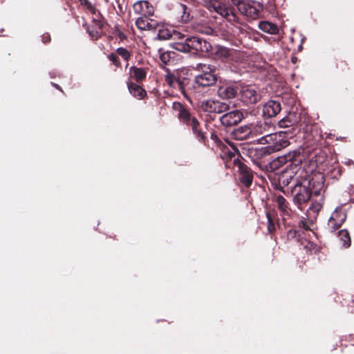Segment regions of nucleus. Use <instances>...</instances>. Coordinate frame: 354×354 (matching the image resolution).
<instances>
[{
  "mask_svg": "<svg viewBox=\"0 0 354 354\" xmlns=\"http://www.w3.org/2000/svg\"><path fill=\"white\" fill-rule=\"evenodd\" d=\"M251 127L253 136H262L259 139V143L267 145L263 148L266 153L270 154L279 151L289 145V141L285 137V132L272 133L274 127L270 123L259 122Z\"/></svg>",
  "mask_w": 354,
  "mask_h": 354,
  "instance_id": "obj_1",
  "label": "nucleus"
},
{
  "mask_svg": "<svg viewBox=\"0 0 354 354\" xmlns=\"http://www.w3.org/2000/svg\"><path fill=\"white\" fill-rule=\"evenodd\" d=\"M308 177V172L301 167L296 170L293 176H290L295 183L292 189L294 202L298 205L306 203L310 198L311 193L308 187L310 185Z\"/></svg>",
  "mask_w": 354,
  "mask_h": 354,
  "instance_id": "obj_2",
  "label": "nucleus"
},
{
  "mask_svg": "<svg viewBox=\"0 0 354 354\" xmlns=\"http://www.w3.org/2000/svg\"><path fill=\"white\" fill-rule=\"evenodd\" d=\"M171 46L178 51L192 54L207 53L212 49L210 43L197 37H187L184 41L174 42Z\"/></svg>",
  "mask_w": 354,
  "mask_h": 354,
  "instance_id": "obj_3",
  "label": "nucleus"
},
{
  "mask_svg": "<svg viewBox=\"0 0 354 354\" xmlns=\"http://www.w3.org/2000/svg\"><path fill=\"white\" fill-rule=\"evenodd\" d=\"M174 109L177 111L178 118L183 122L192 127L193 133L196 135L198 140H203L205 138L202 131L201 124L197 119L192 117L190 113L183 107L182 104L174 102L173 104Z\"/></svg>",
  "mask_w": 354,
  "mask_h": 354,
  "instance_id": "obj_4",
  "label": "nucleus"
},
{
  "mask_svg": "<svg viewBox=\"0 0 354 354\" xmlns=\"http://www.w3.org/2000/svg\"><path fill=\"white\" fill-rule=\"evenodd\" d=\"M240 13L249 19H255L263 10V6L254 1L232 0Z\"/></svg>",
  "mask_w": 354,
  "mask_h": 354,
  "instance_id": "obj_5",
  "label": "nucleus"
},
{
  "mask_svg": "<svg viewBox=\"0 0 354 354\" xmlns=\"http://www.w3.org/2000/svg\"><path fill=\"white\" fill-rule=\"evenodd\" d=\"M203 73L195 77V83L200 86H209L213 85L216 81V75L209 66L205 64H198Z\"/></svg>",
  "mask_w": 354,
  "mask_h": 354,
  "instance_id": "obj_6",
  "label": "nucleus"
},
{
  "mask_svg": "<svg viewBox=\"0 0 354 354\" xmlns=\"http://www.w3.org/2000/svg\"><path fill=\"white\" fill-rule=\"evenodd\" d=\"M187 79L181 77L180 72L176 71L167 72L165 75V83L171 88L185 94V86L187 84Z\"/></svg>",
  "mask_w": 354,
  "mask_h": 354,
  "instance_id": "obj_7",
  "label": "nucleus"
},
{
  "mask_svg": "<svg viewBox=\"0 0 354 354\" xmlns=\"http://www.w3.org/2000/svg\"><path fill=\"white\" fill-rule=\"evenodd\" d=\"M209 9L210 11H214L230 22L236 21V16L232 10L221 1L217 0L212 1L209 5Z\"/></svg>",
  "mask_w": 354,
  "mask_h": 354,
  "instance_id": "obj_8",
  "label": "nucleus"
},
{
  "mask_svg": "<svg viewBox=\"0 0 354 354\" xmlns=\"http://www.w3.org/2000/svg\"><path fill=\"white\" fill-rule=\"evenodd\" d=\"M241 100L246 104H255L260 101L261 95L257 90L252 86H243L240 91Z\"/></svg>",
  "mask_w": 354,
  "mask_h": 354,
  "instance_id": "obj_9",
  "label": "nucleus"
},
{
  "mask_svg": "<svg viewBox=\"0 0 354 354\" xmlns=\"http://www.w3.org/2000/svg\"><path fill=\"white\" fill-rule=\"evenodd\" d=\"M201 107L205 112L216 113H221L230 109V106L227 104L214 100L202 102Z\"/></svg>",
  "mask_w": 354,
  "mask_h": 354,
  "instance_id": "obj_10",
  "label": "nucleus"
},
{
  "mask_svg": "<svg viewBox=\"0 0 354 354\" xmlns=\"http://www.w3.org/2000/svg\"><path fill=\"white\" fill-rule=\"evenodd\" d=\"M185 35L171 28H168L164 26H160L158 28V34L156 38L159 40H167V39H174L178 40L183 39Z\"/></svg>",
  "mask_w": 354,
  "mask_h": 354,
  "instance_id": "obj_11",
  "label": "nucleus"
},
{
  "mask_svg": "<svg viewBox=\"0 0 354 354\" xmlns=\"http://www.w3.org/2000/svg\"><path fill=\"white\" fill-rule=\"evenodd\" d=\"M243 118V113L240 110H234L223 114L220 118L221 124L226 127L236 125Z\"/></svg>",
  "mask_w": 354,
  "mask_h": 354,
  "instance_id": "obj_12",
  "label": "nucleus"
},
{
  "mask_svg": "<svg viewBox=\"0 0 354 354\" xmlns=\"http://www.w3.org/2000/svg\"><path fill=\"white\" fill-rule=\"evenodd\" d=\"M308 185L311 194L320 195L324 189V176L322 174H314L312 176L309 175Z\"/></svg>",
  "mask_w": 354,
  "mask_h": 354,
  "instance_id": "obj_13",
  "label": "nucleus"
},
{
  "mask_svg": "<svg viewBox=\"0 0 354 354\" xmlns=\"http://www.w3.org/2000/svg\"><path fill=\"white\" fill-rule=\"evenodd\" d=\"M340 209V207H337L332 213L328 220V225L329 229L332 231H335L338 229L346 218V214L341 212Z\"/></svg>",
  "mask_w": 354,
  "mask_h": 354,
  "instance_id": "obj_14",
  "label": "nucleus"
},
{
  "mask_svg": "<svg viewBox=\"0 0 354 354\" xmlns=\"http://www.w3.org/2000/svg\"><path fill=\"white\" fill-rule=\"evenodd\" d=\"M236 165L239 169L240 180L246 187L250 186L253 180L252 171L246 165L239 160L236 162Z\"/></svg>",
  "mask_w": 354,
  "mask_h": 354,
  "instance_id": "obj_15",
  "label": "nucleus"
},
{
  "mask_svg": "<svg viewBox=\"0 0 354 354\" xmlns=\"http://www.w3.org/2000/svg\"><path fill=\"white\" fill-rule=\"evenodd\" d=\"M133 11L141 16L151 17L154 13L153 6L147 1H138L133 6Z\"/></svg>",
  "mask_w": 354,
  "mask_h": 354,
  "instance_id": "obj_16",
  "label": "nucleus"
},
{
  "mask_svg": "<svg viewBox=\"0 0 354 354\" xmlns=\"http://www.w3.org/2000/svg\"><path fill=\"white\" fill-rule=\"evenodd\" d=\"M281 110V104L276 100L267 102L263 107V115L267 118L276 116Z\"/></svg>",
  "mask_w": 354,
  "mask_h": 354,
  "instance_id": "obj_17",
  "label": "nucleus"
},
{
  "mask_svg": "<svg viewBox=\"0 0 354 354\" xmlns=\"http://www.w3.org/2000/svg\"><path fill=\"white\" fill-rule=\"evenodd\" d=\"M217 93L223 100L233 99L237 95V89L232 85L223 84L218 87Z\"/></svg>",
  "mask_w": 354,
  "mask_h": 354,
  "instance_id": "obj_18",
  "label": "nucleus"
},
{
  "mask_svg": "<svg viewBox=\"0 0 354 354\" xmlns=\"http://www.w3.org/2000/svg\"><path fill=\"white\" fill-rule=\"evenodd\" d=\"M136 26L142 30H150L157 28L158 24L156 21L150 19L149 17L140 16L136 21Z\"/></svg>",
  "mask_w": 354,
  "mask_h": 354,
  "instance_id": "obj_19",
  "label": "nucleus"
},
{
  "mask_svg": "<svg viewBox=\"0 0 354 354\" xmlns=\"http://www.w3.org/2000/svg\"><path fill=\"white\" fill-rule=\"evenodd\" d=\"M176 12L178 21L183 23H186L189 20V12L185 5L181 3L178 4L176 7Z\"/></svg>",
  "mask_w": 354,
  "mask_h": 354,
  "instance_id": "obj_20",
  "label": "nucleus"
},
{
  "mask_svg": "<svg viewBox=\"0 0 354 354\" xmlns=\"http://www.w3.org/2000/svg\"><path fill=\"white\" fill-rule=\"evenodd\" d=\"M147 75L146 70L143 68L131 66L129 68V76L137 82H140L145 79Z\"/></svg>",
  "mask_w": 354,
  "mask_h": 354,
  "instance_id": "obj_21",
  "label": "nucleus"
},
{
  "mask_svg": "<svg viewBox=\"0 0 354 354\" xmlns=\"http://www.w3.org/2000/svg\"><path fill=\"white\" fill-rule=\"evenodd\" d=\"M234 135L237 140H245L248 138L250 135H252V127L248 125L240 127L234 131Z\"/></svg>",
  "mask_w": 354,
  "mask_h": 354,
  "instance_id": "obj_22",
  "label": "nucleus"
},
{
  "mask_svg": "<svg viewBox=\"0 0 354 354\" xmlns=\"http://www.w3.org/2000/svg\"><path fill=\"white\" fill-rule=\"evenodd\" d=\"M299 156V153L297 151H294L292 153H289L284 156L283 157H279V161L281 163H286L288 162H291L290 165L292 164H295V167L299 165L301 163V159H297L296 157Z\"/></svg>",
  "mask_w": 354,
  "mask_h": 354,
  "instance_id": "obj_23",
  "label": "nucleus"
},
{
  "mask_svg": "<svg viewBox=\"0 0 354 354\" xmlns=\"http://www.w3.org/2000/svg\"><path fill=\"white\" fill-rule=\"evenodd\" d=\"M128 88L129 92L138 99H142L146 95L145 91L136 84L128 83Z\"/></svg>",
  "mask_w": 354,
  "mask_h": 354,
  "instance_id": "obj_24",
  "label": "nucleus"
},
{
  "mask_svg": "<svg viewBox=\"0 0 354 354\" xmlns=\"http://www.w3.org/2000/svg\"><path fill=\"white\" fill-rule=\"evenodd\" d=\"M259 28L262 31L268 34L275 35L279 31L278 27L275 24L268 21H261L259 24Z\"/></svg>",
  "mask_w": 354,
  "mask_h": 354,
  "instance_id": "obj_25",
  "label": "nucleus"
},
{
  "mask_svg": "<svg viewBox=\"0 0 354 354\" xmlns=\"http://www.w3.org/2000/svg\"><path fill=\"white\" fill-rule=\"evenodd\" d=\"M339 237L341 241L342 242V245L345 248H348L351 245V239L349 234L347 230H342L339 232Z\"/></svg>",
  "mask_w": 354,
  "mask_h": 354,
  "instance_id": "obj_26",
  "label": "nucleus"
},
{
  "mask_svg": "<svg viewBox=\"0 0 354 354\" xmlns=\"http://www.w3.org/2000/svg\"><path fill=\"white\" fill-rule=\"evenodd\" d=\"M276 201L279 209L283 213L288 214V205L285 198L282 196H278Z\"/></svg>",
  "mask_w": 354,
  "mask_h": 354,
  "instance_id": "obj_27",
  "label": "nucleus"
},
{
  "mask_svg": "<svg viewBox=\"0 0 354 354\" xmlns=\"http://www.w3.org/2000/svg\"><path fill=\"white\" fill-rule=\"evenodd\" d=\"M196 30L198 32L207 35H210L214 32V30L209 26H197L196 27Z\"/></svg>",
  "mask_w": 354,
  "mask_h": 354,
  "instance_id": "obj_28",
  "label": "nucleus"
},
{
  "mask_svg": "<svg viewBox=\"0 0 354 354\" xmlns=\"http://www.w3.org/2000/svg\"><path fill=\"white\" fill-rule=\"evenodd\" d=\"M80 4L93 14H95V8L88 0H79Z\"/></svg>",
  "mask_w": 354,
  "mask_h": 354,
  "instance_id": "obj_29",
  "label": "nucleus"
},
{
  "mask_svg": "<svg viewBox=\"0 0 354 354\" xmlns=\"http://www.w3.org/2000/svg\"><path fill=\"white\" fill-rule=\"evenodd\" d=\"M216 54L219 57L226 58L230 56V50L225 47H218Z\"/></svg>",
  "mask_w": 354,
  "mask_h": 354,
  "instance_id": "obj_30",
  "label": "nucleus"
},
{
  "mask_svg": "<svg viewBox=\"0 0 354 354\" xmlns=\"http://www.w3.org/2000/svg\"><path fill=\"white\" fill-rule=\"evenodd\" d=\"M117 53L121 56L124 60L127 61L131 56V54L129 50L126 48L120 47L118 48L116 50Z\"/></svg>",
  "mask_w": 354,
  "mask_h": 354,
  "instance_id": "obj_31",
  "label": "nucleus"
},
{
  "mask_svg": "<svg viewBox=\"0 0 354 354\" xmlns=\"http://www.w3.org/2000/svg\"><path fill=\"white\" fill-rule=\"evenodd\" d=\"M279 127L281 128H286L292 124V122L286 118H282L278 122Z\"/></svg>",
  "mask_w": 354,
  "mask_h": 354,
  "instance_id": "obj_32",
  "label": "nucleus"
},
{
  "mask_svg": "<svg viewBox=\"0 0 354 354\" xmlns=\"http://www.w3.org/2000/svg\"><path fill=\"white\" fill-rule=\"evenodd\" d=\"M322 207V205L321 203L316 202L313 203L312 205L309 207V210L312 211L315 213H317L320 211Z\"/></svg>",
  "mask_w": 354,
  "mask_h": 354,
  "instance_id": "obj_33",
  "label": "nucleus"
},
{
  "mask_svg": "<svg viewBox=\"0 0 354 354\" xmlns=\"http://www.w3.org/2000/svg\"><path fill=\"white\" fill-rule=\"evenodd\" d=\"M160 60L166 64L169 60V55L167 53H163L160 55Z\"/></svg>",
  "mask_w": 354,
  "mask_h": 354,
  "instance_id": "obj_34",
  "label": "nucleus"
},
{
  "mask_svg": "<svg viewBox=\"0 0 354 354\" xmlns=\"http://www.w3.org/2000/svg\"><path fill=\"white\" fill-rule=\"evenodd\" d=\"M108 57L109 60L112 62L115 65H118L119 62L118 61V57L115 54L111 53L109 55Z\"/></svg>",
  "mask_w": 354,
  "mask_h": 354,
  "instance_id": "obj_35",
  "label": "nucleus"
},
{
  "mask_svg": "<svg viewBox=\"0 0 354 354\" xmlns=\"http://www.w3.org/2000/svg\"><path fill=\"white\" fill-rule=\"evenodd\" d=\"M267 216H268V223H269V225H268V230L269 232H272V229L274 228V225L272 223V221H271V218L269 216V214H267Z\"/></svg>",
  "mask_w": 354,
  "mask_h": 354,
  "instance_id": "obj_36",
  "label": "nucleus"
},
{
  "mask_svg": "<svg viewBox=\"0 0 354 354\" xmlns=\"http://www.w3.org/2000/svg\"><path fill=\"white\" fill-rule=\"evenodd\" d=\"M50 35L48 34H44L42 36V41H43L44 43L48 42V41H50Z\"/></svg>",
  "mask_w": 354,
  "mask_h": 354,
  "instance_id": "obj_37",
  "label": "nucleus"
},
{
  "mask_svg": "<svg viewBox=\"0 0 354 354\" xmlns=\"http://www.w3.org/2000/svg\"><path fill=\"white\" fill-rule=\"evenodd\" d=\"M299 226L306 230H310V227H308V225L306 221H301L299 224Z\"/></svg>",
  "mask_w": 354,
  "mask_h": 354,
  "instance_id": "obj_38",
  "label": "nucleus"
},
{
  "mask_svg": "<svg viewBox=\"0 0 354 354\" xmlns=\"http://www.w3.org/2000/svg\"><path fill=\"white\" fill-rule=\"evenodd\" d=\"M54 86H55L57 88L59 89V85H57V84H54Z\"/></svg>",
  "mask_w": 354,
  "mask_h": 354,
  "instance_id": "obj_39",
  "label": "nucleus"
}]
</instances>
